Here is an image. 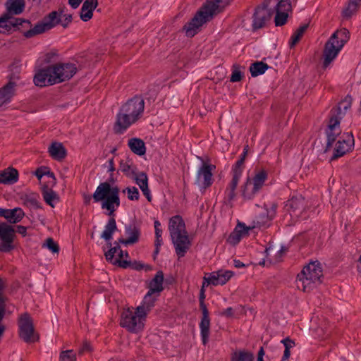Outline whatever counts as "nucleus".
Listing matches in <instances>:
<instances>
[{
  "label": "nucleus",
  "instance_id": "nucleus-1",
  "mask_svg": "<svg viewBox=\"0 0 361 361\" xmlns=\"http://www.w3.org/2000/svg\"><path fill=\"white\" fill-rule=\"evenodd\" d=\"M77 72L74 63H59L39 70L34 77L37 86L44 87L70 80Z\"/></svg>",
  "mask_w": 361,
  "mask_h": 361
},
{
  "label": "nucleus",
  "instance_id": "nucleus-2",
  "mask_svg": "<svg viewBox=\"0 0 361 361\" xmlns=\"http://www.w3.org/2000/svg\"><path fill=\"white\" fill-rule=\"evenodd\" d=\"M222 0H207L190 22L183 27L188 37H193L205 23L211 20L221 9L219 4Z\"/></svg>",
  "mask_w": 361,
  "mask_h": 361
},
{
  "label": "nucleus",
  "instance_id": "nucleus-3",
  "mask_svg": "<svg viewBox=\"0 0 361 361\" xmlns=\"http://www.w3.org/2000/svg\"><path fill=\"white\" fill-rule=\"evenodd\" d=\"M169 230L176 255L178 257H184L191 243L181 216L176 215L170 219Z\"/></svg>",
  "mask_w": 361,
  "mask_h": 361
},
{
  "label": "nucleus",
  "instance_id": "nucleus-4",
  "mask_svg": "<svg viewBox=\"0 0 361 361\" xmlns=\"http://www.w3.org/2000/svg\"><path fill=\"white\" fill-rule=\"evenodd\" d=\"M92 197L94 202H102V208L109 211V216H114L120 206L119 188L106 181L97 186Z\"/></svg>",
  "mask_w": 361,
  "mask_h": 361
},
{
  "label": "nucleus",
  "instance_id": "nucleus-5",
  "mask_svg": "<svg viewBox=\"0 0 361 361\" xmlns=\"http://www.w3.org/2000/svg\"><path fill=\"white\" fill-rule=\"evenodd\" d=\"M323 271L321 263L316 260L305 266L298 274L296 285L298 289L309 292L322 283Z\"/></svg>",
  "mask_w": 361,
  "mask_h": 361
},
{
  "label": "nucleus",
  "instance_id": "nucleus-6",
  "mask_svg": "<svg viewBox=\"0 0 361 361\" xmlns=\"http://www.w3.org/2000/svg\"><path fill=\"white\" fill-rule=\"evenodd\" d=\"M349 38L350 32L345 28L336 30L331 36L325 44L323 52V66L324 68L328 67L329 65L336 59L344 44L348 41Z\"/></svg>",
  "mask_w": 361,
  "mask_h": 361
},
{
  "label": "nucleus",
  "instance_id": "nucleus-7",
  "mask_svg": "<svg viewBox=\"0 0 361 361\" xmlns=\"http://www.w3.org/2000/svg\"><path fill=\"white\" fill-rule=\"evenodd\" d=\"M146 314L130 308L124 310L121 315L120 325L131 333H138L143 330L146 321Z\"/></svg>",
  "mask_w": 361,
  "mask_h": 361
},
{
  "label": "nucleus",
  "instance_id": "nucleus-8",
  "mask_svg": "<svg viewBox=\"0 0 361 361\" xmlns=\"http://www.w3.org/2000/svg\"><path fill=\"white\" fill-rule=\"evenodd\" d=\"M8 82L1 87V105L10 102L15 94V87L20 79V63L19 60H14L8 68Z\"/></svg>",
  "mask_w": 361,
  "mask_h": 361
},
{
  "label": "nucleus",
  "instance_id": "nucleus-9",
  "mask_svg": "<svg viewBox=\"0 0 361 361\" xmlns=\"http://www.w3.org/2000/svg\"><path fill=\"white\" fill-rule=\"evenodd\" d=\"M19 336L26 343H33L37 340L32 320L27 313L22 314L18 320Z\"/></svg>",
  "mask_w": 361,
  "mask_h": 361
},
{
  "label": "nucleus",
  "instance_id": "nucleus-10",
  "mask_svg": "<svg viewBox=\"0 0 361 361\" xmlns=\"http://www.w3.org/2000/svg\"><path fill=\"white\" fill-rule=\"evenodd\" d=\"M15 227L1 223V252H9L16 247Z\"/></svg>",
  "mask_w": 361,
  "mask_h": 361
},
{
  "label": "nucleus",
  "instance_id": "nucleus-11",
  "mask_svg": "<svg viewBox=\"0 0 361 361\" xmlns=\"http://www.w3.org/2000/svg\"><path fill=\"white\" fill-rule=\"evenodd\" d=\"M353 146L354 137L352 132L344 133L336 144L333 155L331 157V161L336 160L343 157L346 152L350 150Z\"/></svg>",
  "mask_w": 361,
  "mask_h": 361
},
{
  "label": "nucleus",
  "instance_id": "nucleus-12",
  "mask_svg": "<svg viewBox=\"0 0 361 361\" xmlns=\"http://www.w3.org/2000/svg\"><path fill=\"white\" fill-rule=\"evenodd\" d=\"M215 168L214 165L204 163L199 169L195 184L197 185L201 190H205L212 184V171Z\"/></svg>",
  "mask_w": 361,
  "mask_h": 361
},
{
  "label": "nucleus",
  "instance_id": "nucleus-13",
  "mask_svg": "<svg viewBox=\"0 0 361 361\" xmlns=\"http://www.w3.org/2000/svg\"><path fill=\"white\" fill-rule=\"evenodd\" d=\"M121 108L123 112L130 114L138 120L144 111L145 101L141 97L135 96L128 99Z\"/></svg>",
  "mask_w": 361,
  "mask_h": 361
},
{
  "label": "nucleus",
  "instance_id": "nucleus-14",
  "mask_svg": "<svg viewBox=\"0 0 361 361\" xmlns=\"http://www.w3.org/2000/svg\"><path fill=\"white\" fill-rule=\"evenodd\" d=\"M27 30L32 28L31 23L27 20H24L19 18L7 17V15L1 16V28L4 29V32H10L12 29L16 30L20 29Z\"/></svg>",
  "mask_w": 361,
  "mask_h": 361
},
{
  "label": "nucleus",
  "instance_id": "nucleus-15",
  "mask_svg": "<svg viewBox=\"0 0 361 361\" xmlns=\"http://www.w3.org/2000/svg\"><path fill=\"white\" fill-rule=\"evenodd\" d=\"M352 97L347 96L343 100L338 103L336 107L333 108L330 111L329 123H332L334 121L337 122V126H340V121L345 115L346 111L351 107Z\"/></svg>",
  "mask_w": 361,
  "mask_h": 361
},
{
  "label": "nucleus",
  "instance_id": "nucleus-16",
  "mask_svg": "<svg viewBox=\"0 0 361 361\" xmlns=\"http://www.w3.org/2000/svg\"><path fill=\"white\" fill-rule=\"evenodd\" d=\"M137 121L134 116L123 111L121 108L116 116L115 131L117 133H123L128 128Z\"/></svg>",
  "mask_w": 361,
  "mask_h": 361
},
{
  "label": "nucleus",
  "instance_id": "nucleus-17",
  "mask_svg": "<svg viewBox=\"0 0 361 361\" xmlns=\"http://www.w3.org/2000/svg\"><path fill=\"white\" fill-rule=\"evenodd\" d=\"M233 276L231 271L219 270L214 271L208 276H204L203 280L207 283V286L212 284L213 286L225 284Z\"/></svg>",
  "mask_w": 361,
  "mask_h": 361
},
{
  "label": "nucleus",
  "instance_id": "nucleus-18",
  "mask_svg": "<svg viewBox=\"0 0 361 361\" xmlns=\"http://www.w3.org/2000/svg\"><path fill=\"white\" fill-rule=\"evenodd\" d=\"M272 16L261 6H258L253 14L252 28L257 30L263 27L266 23L271 19Z\"/></svg>",
  "mask_w": 361,
  "mask_h": 361
},
{
  "label": "nucleus",
  "instance_id": "nucleus-19",
  "mask_svg": "<svg viewBox=\"0 0 361 361\" xmlns=\"http://www.w3.org/2000/svg\"><path fill=\"white\" fill-rule=\"evenodd\" d=\"M135 181L136 184L140 187L142 190L143 195L146 197L148 201H151L152 196L150 194V190L148 187V178L145 172H140L138 173H135L132 178Z\"/></svg>",
  "mask_w": 361,
  "mask_h": 361
},
{
  "label": "nucleus",
  "instance_id": "nucleus-20",
  "mask_svg": "<svg viewBox=\"0 0 361 361\" xmlns=\"http://www.w3.org/2000/svg\"><path fill=\"white\" fill-rule=\"evenodd\" d=\"M24 215V212L19 207L12 209H1V216L4 217L11 224L20 222Z\"/></svg>",
  "mask_w": 361,
  "mask_h": 361
},
{
  "label": "nucleus",
  "instance_id": "nucleus-21",
  "mask_svg": "<svg viewBox=\"0 0 361 361\" xmlns=\"http://www.w3.org/2000/svg\"><path fill=\"white\" fill-rule=\"evenodd\" d=\"M304 207V199L301 197H293L288 200L285 204V209L290 212L292 216H298V212H300Z\"/></svg>",
  "mask_w": 361,
  "mask_h": 361
},
{
  "label": "nucleus",
  "instance_id": "nucleus-22",
  "mask_svg": "<svg viewBox=\"0 0 361 361\" xmlns=\"http://www.w3.org/2000/svg\"><path fill=\"white\" fill-rule=\"evenodd\" d=\"M202 317L200 324V334L202 343L206 345L208 342L209 336L210 319L208 310L202 311Z\"/></svg>",
  "mask_w": 361,
  "mask_h": 361
},
{
  "label": "nucleus",
  "instance_id": "nucleus-23",
  "mask_svg": "<svg viewBox=\"0 0 361 361\" xmlns=\"http://www.w3.org/2000/svg\"><path fill=\"white\" fill-rule=\"evenodd\" d=\"M98 5L97 0H85L80 9V18L87 22L90 20L93 16V11Z\"/></svg>",
  "mask_w": 361,
  "mask_h": 361
},
{
  "label": "nucleus",
  "instance_id": "nucleus-24",
  "mask_svg": "<svg viewBox=\"0 0 361 361\" xmlns=\"http://www.w3.org/2000/svg\"><path fill=\"white\" fill-rule=\"evenodd\" d=\"M241 176H239V173L233 174V177L225 190V200L228 203H231L234 200L236 193L235 190L238 185Z\"/></svg>",
  "mask_w": 361,
  "mask_h": 361
},
{
  "label": "nucleus",
  "instance_id": "nucleus-25",
  "mask_svg": "<svg viewBox=\"0 0 361 361\" xmlns=\"http://www.w3.org/2000/svg\"><path fill=\"white\" fill-rule=\"evenodd\" d=\"M340 126H337V122L334 121L332 123L329 122L328 128L326 130L327 136V143L325 152H327L331 147L337 136L341 133Z\"/></svg>",
  "mask_w": 361,
  "mask_h": 361
},
{
  "label": "nucleus",
  "instance_id": "nucleus-26",
  "mask_svg": "<svg viewBox=\"0 0 361 361\" xmlns=\"http://www.w3.org/2000/svg\"><path fill=\"white\" fill-rule=\"evenodd\" d=\"M18 170L9 166L1 171V184L13 185L18 182Z\"/></svg>",
  "mask_w": 361,
  "mask_h": 361
},
{
  "label": "nucleus",
  "instance_id": "nucleus-27",
  "mask_svg": "<svg viewBox=\"0 0 361 361\" xmlns=\"http://www.w3.org/2000/svg\"><path fill=\"white\" fill-rule=\"evenodd\" d=\"M7 13V17H10L9 15H18L20 14L25 8V1L24 0H8L5 4Z\"/></svg>",
  "mask_w": 361,
  "mask_h": 361
},
{
  "label": "nucleus",
  "instance_id": "nucleus-28",
  "mask_svg": "<svg viewBox=\"0 0 361 361\" xmlns=\"http://www.w3.org/2000/svg\"><path fill=\"white\" fill-rule=\"evenodd\" d=\"M154 294L155 293H151V291L148 290L144 297L142 303L137 307L139 312H141L143 313V314L146 315L149 314L152 307L154 306V302L157 299V298L154 296Z\"/></svg>",
  "mask_w": 361,
  "mask_h": 361
},
{
  "label": "nucleus",
  "instance_id": "nucleus-29",
  "mask_svg": "<svg viewBox=\"0 0 361 361\" xmlns=\"http://www.w3.org/2000/svg\"><path fill=\"white\" fill-rule=\"evenodd\" d=\"M125 232L128 236L126 238L127 243L134 245L139 241L141 231L140 226H137L135 224H130L126 226Z\"/></svg>",
  "mask_w": 361,
  "mask_h": 361
},
{
  "label": "nucleus",
  "instance_id": "nucleus-30",
  "mask_svg": "<svg viewBox=\"0 0 361 361\" xmlns=\"http://www.w3.org/2000/svg\"><path fill=\"white\" fill-rule=\"evenodd\" d=\"M281 9L278 10L275 13V25L276 26H282L285 25L287 22L288 18V12L290 11L291 5L290 2L283 4L281 5Z\"/></svg>",
  "mask_w": 361,
  "mask_h": 361
},
{
  "label": "nucleus",
  "instance_id": "nucleus-31",
  "mask_svg": "<svg viewBox=\"0 0 361 361\" xmlns=\"http://www.w3.org/2000/svg\"><path fill=\"white\" fill-rule=\"evenodd\" d=\"M276 206L275 204H272L271 209L269 211L267 210L266 213L260 214L257 217V227H267L269 226V222L273 219L275 214H276ZM253 227H255L254 226Z\"/></svg>",
  "mask_w": 361,
  "mask_h": 361
},
{
  "label": "nucleus",
  "instance_id": "nucleus-32",
  "mask_svg": "<svg viewBox=\"0 0 361 361\" xmlns=\"http://www.w3.org/2000/svg\"><path fill=\"white\" fill-rule=\"evenodd\" d=\"M289 1V0H264L261 6L273 16L278 10L282 8V4L283 5V4L288 3Z\"/></svg>",
  "mask_w": 361,
  "mask_h": 361
},
{
  "label": "nucleus",
  "instance_id": "nucleus-33",
  "mask_svg": "<svg viewBox=\"0 0 361 361\" xmlns=\"http://www.w3.org/2000/svg\"><path fill=\"white\" fill-rule=\"evenodd\" d=\"M164 274L161 271L157 272L155 276L149 283V290L151 293H159L163 290Z\"/></svg>",
  "mask_w": 361,
  "mask_h": 361
},
{
  "label": "nucleus",
  "instance_id": "nucleus-34",
  "mask_svg": "<svg viewBox=\"0 0 361 361\" xmlns=\"http://www.w3.org/2000/svg\"><path fill=\"white\" fill-rule=\"evenodd\" d=\"M49 153L51 157L56 160H61L65 158L66 151L60 142H53L49 147Z\"/></svg>",
  "mask_w": 361,
  "mask_h": 361
},
{
  "label": "nucleus",
  "instance_id": "nucleus-35",
  "mask_svg": "<svg viewBox=\"0 0 361 361\" xmlns=\"http://www.w3.org/2000/svg\"><path fill=\"white\" fill-rule=\"evenodd\" d=\"M128 145L130 150L139 156L144 155L146 152L145 144L141 139L131 138Z\"/></svg>",
  "mask_w": 361,
  "mask_h": 361
},
{
  "label": "nucleus",
  "instance_id": "nucleus-36",
  "mask_svg": "<svg viewBox=\"0 0 361 361\" xmlns=\"http://www.w3.org/2000/svg\"><path fill=\"white\" fill-rule=\"evenodd\" d=\"M254 354L244 349L234 351L231 356V361H254Z\"/></svg>",
  "mask_w": 361,
  "mask_h": 361
},
{
  "label": "nucleus",
  "instance_id": "nucleus-37",
  "mask_svg": "<svg viewBox=\"0 0 361 361\" xmlns=\"http://www.w3.org/2000/svg\"><path fill=\"white\" fill-rule=\"evenodd\" d=\"M39 196L36 193L24 194L21 197V200L25 206L30 209H39L41 208L40 202H39Z\"/></svg>",
  "mask_w": 361,
  "mask_h": 361
},
{
  "label": "nucleus",
  "instance_id": "nucleus-38",
  "mask_svg": "<svg viewBox=\"0 0 361 361\" xmlns=\"http://www.w3.org/2000/svg\"><path fill=\"white\" fill-rule=\"evenodd\" d=\"M117 230V226L114 218L109 219L106 225L104 227V230L101 234V238L104 239L106 241H109L112 238V235Z\"/></svg>",
  "mask_w": 361,
  "mask_h": 361
},
{
  "label": "nucleus",
  "instance_id": "nucleus-39",
  "mask_svg": "<svg viewBox=\"0 0 361 361\" xmlns=\"http://www.w3.org/2000/svg\"><path fill=\"white\" fill-rule=\"evenodd\" d=\"M49 30L44 20L37 23L33 27L24 32V36L27 38H31L37 35L42 34Z\"/></svg>",
  "mask_w": 361,
  "mask_h": 361
},
{
  "label": "nucleus",
  "instance_id": "nucleus-40",
  "mask_svg": "<svg viewBox=\"0 0 361 361\" xmlns=\"http://www.w3.org/2000/svg\"><path fill=\"white\" fill-rule=\"evenodd\" d=\"M258 192L251 178H248L242 189V195L246 200H251Z\"/></svg>",
  "mask_w": 361,
  "mask_h": 361
},
{
  "label": "nucleus",
  "instance_id": "nucleus-41",
  "mask_svg": "<svg viewBox=\"0 0 361 361\" xmlns=\"http://www.w3.org/2000/svg\"><path fill=\"white\" fill-rule=\"evenodd\" d=\"M42 197L45 202L51 207H54L55 203L59 201L56 192L47 187L43 188Z\"/></svg>",
  "mask_w": 361,
  "mask_h": 361
},
{
  "label": "nucleus",
  "instance_id": "nucleus-42",
  "mask_svg": "<svg viewBox=\"0 0 361 361\" xmlns=\"http://www.w3.org/2000/svg\"><path fill=\"white\" fill-rule=\"evenodd\" d=\"M61 12L52 11L48 16H45L43 20L47 25V27L49 30L54 27L60 23Z\"/></svg>",
  "mask_w": 361,
  "mask_h": 361
},
{
  "label": "nucleus",
  "instance_id": "nucleus-43",
  "mask_svg": "<svg viewBox=\"0 0 361 361\" xmlns=\"http://www.w3.org/2000/svg\"><path fill=\"white\" fill-rule=\"evenodd\" d=\"M267 179V173L264 170H260L257 171L254 177L251 179L253 185L259 192L263 185H264L265 181Z\"/></svg>",
  "mask_w": 361,
  "mask_h": 361
},
{
  "label": "nucleus",
  "instance_id": "nucleus-44",
  "mask_svg": "<svg viewBox=\"0 0 361 361\" xmlns=\"http://www.w3.org/2000/svg\"><path fill=\"white\" fill-rule=\"evenodd\" d=\"M269 66L262 61H256L250 66V71L252 77H257L265 73Z\"/></svg>",
  "mask_w": 361,
  "mask_h": 361
},
{
  "label": "nucleus",
  "instance_id": "nucleus-45",
  "mask_svg": "<svg viewBox=\"0 0 361 361\" xmlns=\"http://www.w3.org/2000/svg\"><path fill=\"white\" fill-rule=\"evenodd\" d=\"M308 27L307 24L300 26L295 32L292 35L290 39V47L293 48L295 44L300 40L301 37L304 35L305 32Z\"/></svg>",
  "mask_w": 361,
  "mask_h": 361
},
{
  "label": "nucleus",
  "instance_id": "nucleus-46",
  "mask_svg": "<svg viewBox=\"0 0 361 361\" xmlns=\"http://www.w3.org/2000/svg\"><path fill=\"white\" fill-rule=\"evenodd\" d=\"M135 167L130 161L121 160L120 162V171L128 177L132 178V176L135 173Z\"/></svg>",
  "mask_w": 361,
  "mask_h": 361
},
{
  "label": "nucleus",
  "instance_id": "nucleus-47",
  "mask_svg": "<svg viewBox=\"0 0 361 361\" xmlns=\"http://www.w3.org/2000/svg\"><path fill=\"white\" fill-rule=\"evenodd\" d=\"M15 310V306L1 295V319L13 313Z\"/></svg>",
  "mask_w": 361,
  "mask_h": 361
},
{
  "label": "nucleus",
  "instance_id": "nucleus-48",
  "mask_svg": "<svg viewBox=\"0 0 361 361\" xmlns=\"http://www.w3.org/2000/svg\"><path fill=\"white\" fill-rule=\"evenodd\" d=\"M359 6L353 1H348L345 8L342 11L343 16L345 18H351L357 11Z\"/></svg>",
  "mask_w": 361,
  "mask_h": 361
},
{
  "label": "nucleus",
  "instance_id": "nucleus-49",
  "mask_svg": "<svg viewBox=\"0 0 361 361\" xmlns=\"http://www.w3.org/2000/svg\"><path fill=\"white\" fill-rule=\"evenodd\" d=\"M281 343L285 347L281 361H285L289 358L290 355V349L295 346V342L289 338H286L281 341Z\"/></svg>",
  "mask_w": 361,
  "mask_h": 361
},
{
  "label": "nucleus",
  "instance_id": "nucleus-50",
  "mask_svg": "<svg viewBox=\"0 0 361 361\" xmlns=\"http://www.w3.org/2000/svg\"><path fill=\"white\" fill-rule=\"evenodd\" d=\"M118 250H120V245L118 242H114V247H111L110 250L105 252V257L107 261L112 262L114 260V257L116 254H118Z\"/></svg>",
  "mask_w": 361,
  "mask_h": 361
},
{
  "label": "nucleus",
  "instance_id": "nucleus-51",
  "mask_svg": "<svg viewBox=\"0 0 361 361\" xmlns=\"http://www.w3.org/2000/svg\"><path fill=\"white\" fill-rule=\"evenodd\" d=\"M60 361H76V355L72 350L62 351L60 354Z\"/></svg>",
  "mask_w": 361,
  "mask_h": 361
},
{
  "label": "nucleus",
  "instance_id": "nucleus-52",
  "mask_svg": "<svg viewBox=\"0 0 361 361\" xmlns=\"http://www.w3.org/2000/svg\"><path fill=\"white\" fill-rule=\"evenodd\" d=\"M127 191L128 198L130 200H138L140 197L139 191L135 187H128L126 190H123V192Z\"/></svg>",
  "mask_w": 361,
  "mask_h": 361
},
{
  "label": "nucleus",
  "instance_id": "nucleus-53",
  "mask_svg": "<svg viewBox=\"0 0 361 361\" xmlns=\"http://www.w3.org/2000/svg\"><path fill=\"white\" fill-rule=\"evenodd\" d=\"M44 246H46L53 253H58L59 251L58 244L51 238H49L46 240Z\"/></svg>",
  "mask_w": 361,
  "mask_h": 361
},
{
  "label": "nucleus",
  "instance_id": "nucleus-54",
  "mask_svg": "<svg viewBox=\"0 0 361 361\" xmlns=\"http://www.w3.org/2000/svg\"><path fill=\"white\" fill-rule=\"evenodd\" d=\"M244 161L243 158H240L232 169V173L235 174L239 173V176H242V173L244 169Z\"/></svg>",
  "mask_w": 361,
  "mask_h": 361
},
{
  "label": "nucleus",
  "instance_id": "nucleus-55",
  "mask_svg": "<svg viewBox=\"0 0 361 361\" xmlns=\"http://www.w3.org/2000/svg\"><path fill=\"white\" fill-rule=\"evenodd\" d=\"M207 286V283L203 280L202 286L200 290V307L202 311H204V310H207L205 304H204V299H205V293H204V287Z\"/></svg>",
  "mask_w": 361,
  "mask_h": 361
},
{
  "label": "nucleus",
  "instance_id": "nucleus-56",
  "mask_svg": "<svg viewBox=\"0 0 361 361\" xmlns=\"http://www.w3.org/2000/svg\"><path fill=\"white\" fill-rule=\"evenodd\" d=\"M35 174L39 180H41V178L45 175H49L50 176H53L54 175L53 173H50L46 167L38 168Z\"/></svg>",
  "mask_w": 361,
  "mask_h": 361
},
{
  "label": "nucleus",
  "instance_id": "nucleus-57",
  "mask_svg": "<svg viewBox=\"0 0 361 361\" xmlns=\"http://www.w3.org/2000/svg\"><path fill=\"white\" fill-rule=\"evenodd\" d=\"M250 227H247L244 224L239 223L235 228L237 233H238L242 237L248 234V231Z\"/></svg>",
  "mask_w": 361,
  "mask_h": 361
},
{
  "label": "nucleus",
  "instance_id": "nucleus-58",
  "mask_svg": "<svg viewBox=\"0 0 361 361\" xmlns=\"http://www.w3.org/2000/svg\"><path fill=\"white\" fill-rule=\"evenodd\" d=\"M61 12V17L60 23L63 27H68V25L72 21V15L71 14H63V11Z\"/></svg>",
  "mask_w": 361,
  "mask_h": 361
},
{
  "label": "nucleus",
  "instance_id": "nucleus-59",
  "mask_svg": "<svg viewBox=\"0 0 361 361\" xmlns=\"http://www.w3.org/2000/svg\"><path fill=\"white\" fill-rule=\"evenodd\" d=\"M242 238L243 237L234 230V231L230 234L228 241L230 243L235 245L240 242Z\"/></svg>",
  "mask_w": 361,
  "mask_h": 361
},
{
  "label": "nucleus",
  "instance_id": "nucleus-60",
  "mask_svg": "<svg viewBox=\"0 0 361 361\" xmlns=\"http://www.w3.org/2000/svg\"><path fill=\"white\" fill-rule=\"evenodd\" d=\"M241 79H242V73H241L240 71H239L237 68L234 69L231 75L230 81L235 82H238V81L241 80Z\"/></svg>",
  "mask_w": 361,
  "mask_h": 361
},
{
  "label": "nucleus",
  "instance_id": "nucleus-61",
  "mask_svg": "<svg viewBox=\"0 0 361 361\" xmlns=\"http://www.w3.org/2000/svg\"><path fill=\"white\" fill-rule=\"evenodd\" d=\"M133 268L135 269V270H141V269H145L146 271H149L152 269V267L151 266L149 265H147V264H144L141 262H135L133 264Z\"/></svg>",
  "mask_w": 361,
  "mask_h": 361
},
{
  "label": "nucleus",
  "instance_id": "nucleus-62",
  "mask_svg": "<svg viewBox=\"0 0 361 361\" xmlns=\"http://www.w3.org/2000/svg\"><path fill=\"white\" fill-rule=\"evenodd\" d=\"M92 348L89 343L85 342L82 346V348L79 350V353L82 354L86 351H91Z\"/></svg>",
  "mask_w": 361,
  "mask_h": 361
},
{
  "label": "nucleus",
  "instance_id": "nucleus-63",
  "mask_svg": "<svg viewBox=\"0 0 361 361\" xmlns=\"http://www.w3.org/2000/svg\"><path fill=\"white\" fill-rule=\"evenodd\" d=\"M161 224L159 221H154L155 235H161L162 230L160 228Z\"/></svg>",
  "mask_w": 361,
  "mask_h": 361
},
{
  "label": "nucleus",
  "instance_id": "nucleus-64",
  "mask_svg": "<svg viewBox=\"0 0 361 361\" xmlns=\"http://www.w3.org/2000/svg\"><path fill=\"white\" fill-rule=\"evenodd\" d=\"M17 230H16V233L18 232V233L21 234L23 236H25L27 234V228L23 226H16Z\"/></svg>",
  "mask_w": 361,
  "mask_h": 361
}]
</instances>
